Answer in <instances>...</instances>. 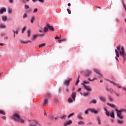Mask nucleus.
Here are the masks:
<instances>
[{
  "label": "nucleus",
  "mask_w": 126,
  "mask_h": 126,
  "mask_svg": "<svg viewBox=\"0 0 126 126\" xmlns=\"http://www.w3.org/2000/svg\"><path fill=\"white\" fill-rule=\"evenodd\" d=\"M67 10L69 14H70L71 13V11H70V10H69V9H67Z\"/></svg>",
  "instance_id": "nucleus-48"
},
{
  "label": "nucleus",
  "mask_w": 126,
  "mask_h": 126,
  "mask_svg": "<svg viewBox=\"0 0 126 126\" xmlns=\"http://www.w3.org/2000/svg\"><path fill=\"white\" fill-rule=\"evenodd\" d=\"M50 30V31H54V27L50 25V24H47L46 25V27H44V28L43 29V30L44 32V33H46V32H47L48 30Z\"/></svg>",
  "instance_id": "nucleus-3"
},
{
  "label": "nucleus",
  "mask_w": 126,
  "mask_h": 126,
  "mask_svg": "<svg viewBox=\"0 0 126 126\" xmlns=\"http://www.w3.org/2000/svg\"><path fill=\"white\" fill-rule=\"evenodd\" d=\"M79 83V79L78 78L76 81L75 85H77Z\"/></svg>",
  "instance_id": "nucleus-39"
},
{
  "label": "nucleus",
  "mask_w": 126,
  "mask_h": 126,
  "mask_svg": "<svg viewBox=\"0 0 126 126\" xmlns=\"http://www.w3.org/2000/svg\"><path fill=\"white\" fill-rule=\"evenodd\" d=\"M38 35H39V36H41V37H43V36H44V35H45L44 34L41 33H38Z\"/></svg>",
  "instance_id": "nucleus-52"
},
{
  "label": "nucleus",
  "mask_w": 126,
  "mask_h": 126,
  "mask_svg": "<svg viewBox=\"0 0 126 126\" xmlns=\"http://www.w3.org/2000/svg\"><path fill=\"white\" fill-rule=\"evenodd\" d=\"M99 98L101 100V101H102V102H105V101H106V98L103 96H100L99 97Z\"/></svg>",
  "instance_id": "nucleus-14"
},
{
  "label": "nucleus",
  "mask_w": 126,
  "mask_h": 126,
  "mask_svg": "<svg viewBox=\"0 0 126 126\" xmlns=\"http://www.w3.org/2000/svg\"><path fill=\"white\" fill-rule=\"evenodd\" d=\"M91 103H93V104H96V103H97V100L96 99H93L91 101Z\"/></svg>",
  "instance_id": "nucleus-35"
},
{
  "label": "nucleus",
  "mask_w": 126,
  "mask_h": 126,
  "mask_svg": "<svg viewBox=\"0 0 126 126\" xmlns=\"http://www.w3.org/2000/svg\"><path fill=\"white\" fill-rule=\"evenodd\" d=\"M2 21H6V20H7V17L6 16H2Z\"/></svg>",
  "instance_id": "nucleus-18"
},
{
  "label": "nucleus",
  "mask_w": 126,
  "mask_h": 126,
  "mask_svg": "<svg viewBox=\"0 0 126 126\" xmlns=\"http://www.w3.org/2000/svg\"><path fill=\"white\" fill-rule=\"evenodd\" d=\"M50 96H51V95H50V94H47V97H48V98H50Z\"/></svg>",
  "instance_id": "nucleus-61"
},
{
  "label": "nucleus",
  "mask_w": 126,
  "mask_h": 126,
  "mask_svg": "<svg viewBox=\"0 0 126 126\" xmlns=\"http://www.w3.org/2000/svg\"><path fill=\"white\" fill-rule=\"evenodd\" d=\"M12 119L16 121V122H18V123H21V124H24V120L21 119V117L19 116V114L17 113H15L13 114L12 116Z\"/></svg>",
  "instance_id": "nucleus-2"
},
{
  "label": "nucleus",
  "mask_w": 126,
  "mask_h": 126,
  "mask_svg": "<svg viewBox=\"0 0 126 126\" xmlns=\"http://www.w3.org/2000/svg\"><path fill=\"white\" fill-rule=\"evenodd\" d=\"M27 33H28V37H30L31 35V31L30 30H28L27 31Z\"/></svg>",
  "instance_id": "nucleus-31"
},
{
  "label": "nucleus",
  "mask_w": 126,
  "mask_h": 126,
  "mask_svg": "<svg viewBox=\"0 0 126 126\" xmlns=\"http://www.w3.org/2000/svg\"><path fill=\"white\" fill-rule=\"evenodd\" d=\"M89 109H87L86 111H85V114H86V115H87V114H88V112H89Z\"/></svg>",
  "instance_id": "nucleus-49"
},
{
  "label": "nucleus",
  "mask_w": 126,
  "mask_h": 126,
  "mask_svg": "<svg viewBox=\"0 0 126 126\" xmlns=\"http://www.w3.org/2000/svg\"><path fill=\"white\" fill-rule=\"evenodd\" d=\"M115 59H116V61H119V60L118 59V57H116Z\"/></svg>",
  "instance_id": "nucleus-64"
},
{
  "label": "nucleus",
  "mask_w": 126,
  "mask_h": 126,
  "mask_svg": "<svg viewBox=\"0 0 126 126\" xmlns=\"http://www.w3.org/2000/svg\"><path fill=\"white\" fill-rule=\"evenodd\" d=\"M78 124L79 126H84V125H85V123H84V122L81 121H79Z\"/></svg>",
  "instance_id": "nucleus-15"
},
{
  "label": "nucleus",
  "mask_w": 126,
  "mask_h": 126,
  "mask_svg": "<svg viewBox=\"0 0 126 126\" xmlns=\"http://www.w3.org/2000/svg\"><path fill=\"white\" fill-rule=\"evenodd\" d=\"M5 11H6V9L5 8H2L0 10V14H2V13H3V12H5Z\"/></svg>",
  "instance_id": "nucleus-13"
},
{
  "label": "nucleus",
  "mask_w": 126,
  "mask_h": 126,
  "mask_svg": "<svg viewBox=\"0 0 126 126\" xmlns=\"http://www.w3.org/2000/svg\"><path fill=\"white\" fill-rule=\"evenodd\" d=\"M25 8H26V9H29V5H27V4H26L25 5Z\"/></svg>",
  "instance_id": "nucleus-43"
},
{
  "label": "nucleus",
  "mask_w": 126,
  "mask_h": 126,
  "mask_svg": "<svg viewBox=\"0 0 126 126\" xmlns=\"http://www.w3.org/2000/svg\"><path fill=\"white\" fill-rule=\"evenodd\" d=\"M96 79H97V78H94L92 80H91V79H89V80L90 81H94V80H96Z\"/></svg>",
  "instance_id": "nucleus-42"
},
{
  "label": "nucleus",
  "mask_w": 126,
  "mask_h": 126,
  "mask_svg": "<svg viewBox=\"0 0 126 126\" xmlns=\"http://www.w3.org/2000/svg\"><path fill=\"white\" fill-rule=\"evenodd\" d=\"M14 34H16L17 35L18 34V31H13Z\"/></svg>",
  "instance_id": "nucleus-41"
},
{
  "label": "nucleus",
  "mask_w": 126,
  "mask_h": 126,
  "mask_svg": "<svg viewBox=\"0 0 126 126\" xmlns=\"http://www.w3.org/2000/svg\"><path fill=\"white\" fill-rule=\"evenodd\" d=\"M108 91H109L110 92H113V89H107Z\"/></svg>",
  "instance_id": "nucleus-50"
},
{
  "label": "nucleus",
  "mask_w": 126,
  "mask_h": 126,
  "mask_svg": "<svg viewBox=\"0 0 126 126\" xmlns=\"http://www.w3.org/2000/svg\"><path fill=\"white\" fill-rule=\"evenodd\" d=\"M122 90H124V91H126V89L125 88H123Z\"/></svg>",
  "instance_id": "nucleus-62"
},
{
  "label": "nucleus",
  "mask_w": 126,
  "mask_h": 126,
  "mask_svg": "<svg viewBox=\"0 0 126 126\" xmlns=\"http://www.w3.org/2000/svg\"><path fill=\"white\" fill-rule=\"evenodd\" d=\"M72 124V121L71 120H69V121L64 123V126H70Z\"/></svg>",
  "instance_id": "nucleus-9"
},
{
  "label": "nucleus",
  "mask_w": 126,
  "mask_h": 126,
  "mask_svg": "<svg viewBox=\"0 0 126 126\" xmlns=\"http://www.w3.org/2000/svg\"><path fill=\"white\" fill-rule=\"evenodd\" d=\"M49 118L51 119V121H55V119H54V116L53 115H50Z\"/></svg>",
  "instance_id": "nucleus-36"
},
{
  "label": "nucleus",
  "mask_w": 126,
  "mask_h": 126,
  "mask_svg": "<svg viewBox=\"0 0 126 126\" xmlns=\"http://www.w3.org/2000/svg\"><path fill=\"white\" fill-rule=\"evenodd\" d=\"M20 42L21 44H27V43H31V41L28 40V41H24L22 39L20 40Z\"/></svg>",
  "instance_id": "nucleus-11"
},
{
  "label": "nucleus",
  "mask_w": 126,
  "mask_h": 126,
  "mask_svg": "<svg viewBox=\"0 0 126 126\" xmlns=\"http://www.w3.org/2000/svg\"><path fill=\"white\" fill-rule=\"evenodd\" d=\"M34 21H35V16H32V19H31V22L32 24V23H33V22H34Z\"/></svg>",
  "instance_id": "nucleus-19"
},
{
  "label": "nucleus",
  "mask_w": 126,
  "mask_h": 126,
  "mask_svg": "<svg viewBox=\"0 0 126 126\" xmlns=\"http://www.w3.org/2000/svg\"><path fill=\"white\" fill-rule=\"evenodd\" d=\"M89 111L92 112V113H94V114H98V111L95 110L94 108L89 109Z\"/></svg>",
  "instance_id": "nucleus-10"
},
{
  "label": "nucleus",
  "mask_w": 126,
  "mask_h": 126,
  "mask_svg": "<svg viewBox=\"0 0 126 126\" xmlns=\"http://www.w3.org/2000/svg\"><path fill=\"white\" fill-rule=\"evenodd\" d=\"M48 102H49V100L47 98H45L44 99V105H45V106H47V104H48Z\"/></svg>",
  "instance_id": "nucleus-21"
},
{
  "label": "nucleus",
  "mask_w": 126,
  "mask_h": 126,
  "mask_svg": "<svg viewBox=\"0 0 126 126\" xmlns=\"http://www.w3.org/2000/svg\"><path fill=\"white\" fill-rule=\"evenodd\" d=\"M8 11L9 13H10V14H11V13H12V9H11L10 8H8Z\"/></svg>",
  "instance_id": "nucleus-34"
},
{
  "label": "nucleus",
  "mask_w": 126,
  "mask_h": 126,
  "mask_svg": "<svg viewBox=\"0 0 126 126\" xmlns=\"http://www.w3.org/2000/svg\"><path fill=\"white\" fill-rule=\"evenodd\" d=\"M0 46H5V44H4V43H0Z\"/></svg>",
  "instance_id": "nucleus-54"
},
{
  "label": "nucleus",
  "mask_w": 126,
  "mask_h": 126,
  "mask_svg": "<svg viewBox=\"0 0 126 126\" xmlns=\"http://www.w3.org/2000/svg\"><path fill=\"white\" fill-rule=\"evenodd\" d=\"M81 90V88H79L78 89V91H80Z\"/></svg>",
  "instance_id": "nucleus-63"
},
{
  "label": "nucleus",
  "mask_w": 126,
  "mask_h": 126,
  "mask_svg": "<svg viewBox=\"0 0 126 126\" xmlns=\"http://www.w3.org/2000/svg\"><path fill=\"white\" fill-rule=\"evenodd\" d=\"M66 118V115H62L61 117H60V119H62V120H65Z\"/></svg>",
  "instance_id": "nucleus-28"
},
{
  "label": "nucleus",
  "mask_w": 126,
  "mask_h": 126,
  "mask_svg": "<svg viewBox=\"0 0 126 126\" xmlns=\"http://www.w3.org/2000/svg\"><path fill=\"white\" fill-rule=\"evenodd\" d=\"M55 39H56V40H58V39H61V37H60L59 36H56L55 37Z\"/></svg>",
  "instance_id": "nucleus-51"
},
{
  "label": "nucleus",
  "mask_w": 126,
  "mask_h": 126,
  "mask_svg": "<svg viewBox=\"0 0 126 126\" xmlns=\"http://www.w3.org/2000/svg\"><path fill=\"white\" fill-rule=\"evenodd\" d=\"M97 121L98 122V125H101V118H100V117H97Z\"/></svg>",
  "instance_id": "nucleus-24"
},
{
  "label": "nucleus",
  "mask_w": 126,
  "mask_h": 126,
  "mask_svg": "<svg viewBox=\"0 0 126 126\" xmlns=\"http://www.w3.org/2000/svg\"><path fill=\"white\" fill-rule=\"evenodd\" d=\"M110 83H111L112 84H113V85H115V86H119V84L116 83L114 81H109Z\"/></svg>",
  "instance_id": "nucleus-20"
},
{
  "label": "nucleus",
  "mask_w": 126,
  "mask_h": 126,
  "mask_svg": "<svg viewBox=\"0 0 126 126\" xmlns=\"http://www.w3.org/2000/svg\"><path fill=\"white\" fill-rule=\"evenodd\" d=\"M117 123L122 125V124H124V121L119 119L117 121Z\"/></svg>",
  "instance_id": "nucleus-27"
},
{
  "label": "nucleus",
  "mask_w": 126,
  "mask_h": 126,
  "mask_svg": "<svg viewBox=\"0 0 126 126\" xmlns=\"http://www.w3.org/2000/svg\"><path fill=\"white\" fill-rule=\"evenodd\" d=\"M2 119H3V120H6V117H5V116H3Z\"/></svg>",
  "instance_id": "nucleus-55"
},
{
  "label": "nucleus",
  "mask_w": 126,
  "mask_h": 126,
  "mask_svg": "<svg viewBox=\"0 0 126 126\" xmlns=\"http://www.w3.org/2000/svg\"><path fill=\"white\" fill-rule=\"evenodd\" d=\"M39 32H40V33H43V32H44V31H42V30H39Z\"/></svg>",
  "instance_id": "nucleus-59"
},
{
  "label": "nucleus",
  "mask_w": 126,
  "mask_h": 126,
  "mask_svg": "<svg viewBox=\"0 0 126 126\" xmlns=\"http://www.w3.org/2000/svg\"><path fill=\"white\" fill-rule=\"evenodd\" d=\"M74 115V113H71L68 116V118H70L71 117H72V116H73Z\"/></svg>",
  "instance_id": "nucleus-44"
},
{
  "label": "nucleus",
  "mask_w": 126,
  "mask_h": 126,
  "mask_svg": "<svg viewBox=\"0 0 126 126\" xmlns=\"http://www.w3.org/2000/svg\"><path fill=\"white\" fill-rule=\"evenodd\" d=\"M105 111L106 112V115L107 117H109L110 116V113H109V112H108V110H107V109L106 108H105Z\"/></svg>",
  "instance_id": "nucleus-32"
},
{
  "label": "nucleus",
  "mask_w": 126,
  "mask_h": 126,
  "mask_svg": "<svg viewBox=\"0 0 126 126\" xmlns=\"http://www.w3.org/2000/svg\"><path fill=\"white\" fill-rule=\"evenodd\" d=\"M110 117L113 119H115V114L114 111L111 112V114L110 115Z\"/></svg>",
  "instance_id": "nucleus-25"
},
{
  "label": "nucleus",
  "mask_w": 126,
  "mask_h": 126,
  "mask_svg": "<svg viewBox=\"0 0 126 126\" xmlns=\"http://www.w3.org/2000/svg\"><path fill=\"white\" fill-rule=\"evenodd\" d=\"M122 4L126 11V3L125 2V1H124V0L122 1Z\"/></svg>",
  "instance_id": "nucleus-26"
},
{
  "label": "nucleus",
  "mask_w": 126,
  "mask_h": 126,
  "mask_svg": "<svg viewBox=\"0 0 126 126\" xmlns=\"http://www.w3.org/2000/svg\"><path fill=\"white\" fill-rule=\"evenodd\" d=\"M92 73V71L90 70H86L85 71L86 76H89Z\"/></svg>",
  "instance_id": "nucleus-8"
},
{
  "label": "nucleus",
  "mask_w": 126,
  "mask_h": 126,
  "mask_svg": "<svg viewBox=\"0 0 126 126\" xmlns=\"http://www.w3.org/2000/svg\"><path fill=\"white\" fill-rule=\"evenodd\" d=\"M59 116H57V117L55 118V120H59Z\"/></svg>",
  "instance_id": "nucleus-57"
},
{
  "label": "nucleus",
  "mask_w": 126,
  "mask_h": 126,
  "mask_svg": "<svg viewBox=\"0 0 126 126\" xmlns=\"http://www.w3.org/2000/svg\"><path fill=\"white\" fill-rule=\"evenodd\" d=\"M109 99L110 101H113V98L111 96H109Z\"/></svg>",
  "instance_id": "nucleus-53"
},
{
  "label": "nucleus",
  "mask_w": 126,
  "mask_h": 126,
  "mask_svg": "<svg viewBox=\"0 0 126 126\" xmlns=\"http://www.w3.org/2000/svg\"><path fill=\"white\" fill-rule=\"evenodd\" d=\"M39 36H40V34H35L33 35L32 40H35V39H36V38H37V37H39Z\"/></svg>",
  "instance_id": "nucleus-30"
},
{
  "label": "nucleus",
  "mask_w": 126,
  "mask_h": 126,
  "mask_svg": "<svg viewBox=\"0 0 126 126\" xmlns=\"http://www.w3.org/2000/svg\"><path fill=\"white\" fill-rule=\"evenodd\" d=\"M0 114H1L2 115H5V113H4L2 110H0Z\"/></svg>",
  "instance_id": "nucleus-46"
},
{
  "label": "nucleus",
  "mask_w": 126,
  "mask_h": 126,
  "mask_svg": "<svg viewBox=\"0 0 126 126\" xmlns=\"http://www.w3.org/2000/svg\"><path fill=\"white\" fill-rule=\"evenodd\" d=\"M116 56L117 58H120V56H122L124 61H126V53L125 52V48L124 46L121 47L120 45L117 46V49H115Z\"/></svg>",
  "instance_id": "nucleus-1"
},
{
  "label": "nucleus",
  "mask_w": 126,
  "mask_h": 126,
  "mask_svg": "<svg viewBox=\"0 0 126 126\" xmlns=\"http://www.w3.org/2000/svg\"><path fill=\"white\" fill-rule=\"evenodd\" d=\"M76 95V93L73 92L72 94V98L73 99V100H75V97Z\"/></svg>",
  "instance_id": "nucleus-16"
},
{
  "label": "nucleus",
  "mask_w": 126,
  "mask_h": 126,
  "mask_svg": "<svg viewBox=\"0 0 126 126\" xmlns=\"http://www.w3.org/2000/svg\"><path fill=\"white\" fill-rule=\"evenodd\" d=\"M9 1L10 3H12L13 2V0H9Z\"/></svg>",
  "instance_id": "nucleus-56"
},
{
  "label": "nucleus",
  "mask_w": 126,
  "mask_h": 126,
  "mask_svg": "<svg viewBox=\"0 0 126 126\" xmlns=\"http://www.w3.org/2000/svg\"><path fill=\"white\" fill-rule=\"evenodd\" d=\"M65 91H66V92H68V88H66L65 89Z\"/></svg>",
  "instance_id": "nucleus-58"
},
{
  "label": "nucleus",
  "mask_w": 126,
  "mask_h": 126,
  "mask_svg": "<svg viewBox=\"0 0 126 126\" xmlns=\"http://www.w3.org/2000/svg\"><path fill=\"white\" fill-rule=\"evenodd\" d=\"M78 117L79 118V119H80V120H82L83 119V118L82 117V114L81 113H79L78 114Z\"/></svg>",
  "instance_id": "nucleus-22"
},
{
  "label": "nucleus",
  "mask_w": 126,
  "mask_h": 126,
  "mask_svg": "<svg viewBox=\"0 0 126 126\" xmlns=\"http://www.w3.org/2000/svg\"><path fill=\"white\" fill-rule=\"evenodd\" d=\"M107 105L110 107H111V108H116V106L113 104L108 103Z\"/></svg>",
  "instance_id": "nucleus-23"
},
{
  "label": "nucleus",
  "mask_w": 126,
  "mask_h": 126,
  "mask_svg": "<svg viewBox=\"0 0 126 126\" xmlns=\"http://www.w3.org/2000/svg\"><path fill=\"white\" fill-rule=\"evenodd\" d=\"M45 46H46V44L42 43V44H39L38 47L39 48H43V47H45Z\"/></svg>",
  "instance_id": "nucleus-29"
},
{
  "label": "nucleus",
  "mask_w": 126,
  "mask_h": 126,
  "mask_svg": "<svg viewBox=\"0 0 126 126\" xmlns=\"http://www.w3.org/2000/svg\"><path fill=\"white\" fill-rule=\"evenodd\" d=\"M4 39H8V36H6L4 37Z\"/></svg>",
  "instance_id": "nucleus-60"
},
{
  "label": "nucleus",
  "mask_w": 126,
  "mask_h": 126,
  "mask_svg": "<svg viewBox=\"0 0 126 126\" xmlns=\"http://www.w3.org/2000/svg\"><path fill=\"white\" fill-rule=\"evenodd\" d=\"M68 101L69 102V103H72V99H71V98H68Z\"/></svg>",
  "instance_id": "nucleus-40"
},
{
  "label": "nucleus",
  "mask_w": 126,
  "mask_h": 126,
  "mask_svg": "<svg viewBox=\"0 0 126 126\" xmlns=\"http://www.w3.org/2000/svg\"><path fill=\"white\" fill-rule=\"evenodd\" d=\"M88 95H89V93L88 92H85L83 94V96H84L85 97L88 96Z\"/></svg>",
  "instance_id": "nucleus-33"
},
{
  "label": "nucleus",
  "mask_w": 126,
  "mask_h": 126,
  "mask_svg": "<svg viewBox=\"0 0 126 126\" xmlns=\"http://www.w3.org/2000/svg\"><path fill=\"white\" fill-rule=\"evenodd\" d=\"M26 17H27V14L25 13L23 16V18H26Z\"/></svg>",
  "instance_id": "nucleus-45"
},
{
  "label": "nucleus",
  "mask_w": 126,
  "mask_h": 126,
  "mask_svg": "<svg viewBox=\"0 0 126 126\" xmlns=\"http://www.w3.org/2000/svg\"><path fill=\"white\" fill-rule=\"evenodd\" d=\"M39 123L36 121H33L32 123L31 124V126H38Z\"/></svg>",
  "instance_id": "nucleus-12"
},
{
  "label": "nucleus",
  "mask_w": 126,
  "mask_h": 126,
  "mask_svg": "<svg viewBox=\"0 0 126 126\" xmlns=\"http://www.w3.org/2000/svg\"><path fill=\"white\" fill-rule=\"evenodd\" d=\"M0 28H1V29H4L5 28H6V26L4 24H0Z\"/></svg>",
  "instance_id": "nucleus-17"
},
{
  "label": "nucleus",
  "mask_w": 126,
  "mask_h": 126,
  "mask_svg": "<svg viewBox=\"0 0 126 126\" xmlns=\"http://www.w3.org/2000/svg\"><path fill=\"white\" fill-rule=\"evenodd\" d=\"M116 111L117 112V117L119 118V119H124V116L122 115V112H124V110H119L116 109Z\"/></svg>",
  "instance_id": "nucleus-4"
},
{
  "label": "nucleus",
  "mask_w": 126,
  "mask_h": 126,
  "mask_svg": "<svg viewBox=\"0 0 126 126\" xmlns=\"http://www.w3.org/2000/svg\"><path fill=\"white\" fill-rule=\"evenodd\" d=\"M70 81H71V79L66 80L64 82V85H67V86H69V83H70Z\"/></svg>",
  "instance_id": "nucleus-7"
},
{
  "label": "nucleus",
  "mask_w": 126,
  "mask_h": 126,
  "mask_svg": "<svg viewBox=\"0 0 126 126\" xmlns=\"http://www.w3.org/2000/svg\"><path fill=\"white\" fill-rule=\"evenodd\" d=\"M37 12H38V9H37V8H35V9H34V11H33L34 13H37Z\"/></svg>",
  "instance_id": "nucleus-47"
},
{
  "label": "nucleus",
  "mask_w": 126,
  "mask_h": 126,
  "mask_svg": "<svg viewBox=\"0 0 126 126\" xmlns=\"http://www.w3.org/2000/svg\"><path fill=\"white\" fill-rule=\"evenodd\" d=\"M84 84L85 85V84H89V82H87L86 81H84L83 83H82L81 84Z\"/></svg>",
  "instance_id": "nucleus-37"
},
{
  "label": "nucleus",
  "mask_w": 126,
  "mask_h": 126,
  "mask_svg": "<svg viewBox=\"0 0 126 126\" xmlns=\"http://www.w3.org/2000/svg\"><path fill=\"white\" fill-rule=\"evenodd\" d=\"M94 72H96V73H97V74H99L100 78H101V77H103V75L102 74H100L99 71V70L98 69L94 68Z\"/></svg>",
  "instance_id": "nucleus-6"
},
{
  "label": "nucleus",
  "mask_w": 126,
  "mask_h": 126,
  "mask_svg": "<svg viewBox=\"0 0 126 126\" xmlns=\"http://www.w3.org/2000/svg\"><path fill=\"white\" fill-rule=\"evenodd\" d=\"M26 31V28L25 27L23 28L22 31V33H24V31Z\"/></svg>",
  "instance_id": "nucleus-38"
},
{
  "label": "nucleus",
  "mask_w": 126,
  "mask_h": 126,
  "mask_svg": "<svg viewBox=\"0 0 126 126\" xmlns=\"http://www.w3.org/2000/svg\"><path fill=\"white\" fill-rule=\"evenodd\" d=\"M82 85H83V87H84L85 89H86L87 91L91 92L92 91V89L89 86H86V85H85L84 84H82Z\"/></svg>",
  "instance_id": "nucleus-5"
}]
</instances>
